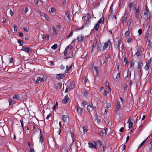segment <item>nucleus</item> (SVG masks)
Here are the masks:
<instances>
[{
	"label": "nucleus",
	"instance_id": "nucleus-1",
	"mask_svg": "<svg viewBox=\"0 0 152 152\" xmlns=\"http://www.w3.org/2000/svg\"><path fill=\"white\" fill-rule=\"evenodd\" d=\"M47 77L46 76H43L42 78L40 77H38L37 80L35 82L36 84H38L39 82H41L45 81L47 79Z\"/></svg>",
	"mask_w": 152,
	"mask_h": 152
},
{
	"label": "nucleus",
	"instance_id": "nucleus-2",
	"mask_svg": "<svg viewBox=\"0 0 152 152\" xmlns=\"http://www.w3.org/2000/svg\"><path fill=\"white\" fill-rule=\"evenodd\" d=\"M21 50L28 53H31L32 52V48L29 47H23L21 49Z\"/></svg>",
	"mask_w": 152,
	"mask_h": 152
},
{
	"label": "nucleus",
	"instance_id": "nucleus-3",
	"mask_svg": "<svg viewBox=\"0 0 152 152\" xmlns=\"http://www.w3.org/2000/svg\"><path fill=\"white\" fill-rule=\"evenodd\" d=\"M66 75L65 73L57 74L56 75V78L58 80L64 78Z\"/></svg>",
	"mask_w": 152,
	"mask_h": 152
},
{
	"label": "nucleus",
	"instance_id": "nucleus-4",
	"mask_svg": "<svg viewBox=\"0 0 152 152\" xmlns=\"http://www.w3.org/2000/svg\"><path fill=\"white\" fill-rule=\"evenodd\" d=\"M111 42L110 40H108V41L104 43V45L103 47V50H105L106 48L108 47L110 45Z\"/></svg>",
	"mask_w": 152,
	"mask_h": 152
},
{
	"label": "nucleus",
	"instance_id": "nucleus-5",
	"mask_svg": "<svg viewBox=\"0 0 152 152\" xmlns=\"http://www.w3.org/2000/svg\"><path fill=\"white\" fill-rule=\"evenodd\" d=\"M121 107L120 102L118 101L116 104V107L115 109V112L117 114L119 110Z\"/></svg>",
	"mask_w": 152,
	"mask_h": 152
},
{
	"label": "nucleus",
	"instance_id": "nucleus-6",
	"mask_svg": "<svg viewBox=\"0 0 152 152\" xmlns=\"http://www.w3.org/2000/svg\"><path fill=\"white\" fill-rule=\"evenodd\" d=\"M62 119L64 122H69V117L67 115H63L62 116Z\"/></svg>",
	"mask_w": 152,
	"mask_h": 152
},
{
	"label": "nucleus",
	"instance_id": "nucleus-7",
	"mask_svg": "<svg viewBox=\"0 0 152 152\" xmlns=\"http://www.w3.org/2000/svg\"><path fill=\"white\" fill-rule=\"evenodd\" d=\"M69 97L68 94H66L63 99L62 102L64 104H66L69 101Z\"/></svg>",
	"mask_w": 152,
	"mask_h": 152
},
{
	"label": "nucleus",
	"instance_id": "nucleus-8",
	"mask_svg": "<svg viewBox=\"0 0 152 152\" xmlns=\"http://www.w3.org/2000/svg\"><path fill=\"white\" fill-rule=\"evenodd\" d=\"M95 145H94L91 142H89L88 143L89 147L91 148H95L96 149V146L97 143L95 142H94Z\"/></svg>",
	"mask_w": 152,
	"mask_h": 152
},
{
	"label": "nucleus",
	"instance_id": "nucleus-9",
	"mask_svg": "<svg viewBox=\"0 0 152 152\" xmlns=\"http://www.w3.org/2000/svg\"><path fill=\"white\" fill-rule=\"evenodd\" d=\"M134 7H135V8L136 9V12L135 13V17L136 18H139V15H138L139 10V7L138 6L137 9H136L137 6L136 5H135Z\"/></svg>",
	"mask_w": 152,
	"mask_h": 152
},
{
	"label": "nucleus",
	"instance_id": "nucleus-10",
	"mask_svg": "<svg viewBox=\"0 0 152 152\" xmlns=\"http://www.w3.org/2000/svg\"><path fill=\"white\" fill-rule=\"evenodd\" d=\"M40 132V136L39 137V142L41 144L44 141V140L43 137V135L42 134L41 130L40 129H39Z\"/></svg>",
	"mask_w": 152,
	"mask_h": 152
},
{
	"label": "nucleus",
	"instance_id": "nucleus-11",
	"mask_svg": "<svg viewBox=\"0 0 152 152\" xmlns=\"http://www.w3.org/2000/svg\"><path fill=\"white\" fill-rule=\"evenodd\" d=\"M94 109V107L92 104H89L87 107V110L88 112H91Z\"/></svg>",
	"mask_w": 152,
	"mask_h": 152
},
{
	"label": "nucleus",
	"instance_id": "nucleus-12",
	"mask_svg": "<svg viewBox=\"0 0 152 152\" xmlns=\"http://www.w3.org/2000/svg\"><path fill=\"white\" fill-rule=\"evenodd\" d=\"M62 86V84L61 83H57L55 84V88L56 89H60Z\"/></svg>",
	"mask_w": 152,
	"mask_h": 152
},
{
	"label": "nucleus",
	"instance_id": "nucleus-13",
	"mask_svg": "<svg viewBox=\"0 0 152 152\" xmlns=\"http://www.w3.org/2000/svg\"><path fill=\"white\" fill-rule=\"evenodd\" d=\"M76 108L78 114L81 115L83 112V109L80 107L78 106L76 107Z\"/></svg>",
	"mask_w": 152,
	"mask_h": 152
},
{
	"label": "nucleus",
	"instance_id": "nucleus-14",
	"mask_svg": "<svg viewBox=\"0 0 152 152\" xmlns=\"http://www.w3.org/2000/svg\"><path fill=\"white\" fill-rule=\"evenodd\" d=\"M94 69L96 71V73L95 74L96 76H97L99 74V67L97 66H94Z\"/></svg>",
	"mask_w": 152,
	"mask_h": 152
},
{
	"label": "nucleus",
	"instance_id": "nucleus-15",
	"mask_svg": "<svg viewBox=\"0 0 152 152\" xmlns=\"http://www.w3.org/2000/svg\"><path fill=\"white\" fill-rule=\"evenodd\" d=\"M130 120V117L129 118V120L127 121V123H129V129L131 128L132 127L133 125V123L131 122Z\"/></svg>",
	"mask_w": 152,
	"mask_h": 152
},
{
	"label": "nucleus",
	"instance_id": "nucleus-16",
	"mask_svg": "<svg viewBox=\"0 0 152 152\" xmlns=\"http://www.w3.org/2000/svg\"><path fill=\"white\" fill-rule=\"evenodd\" d=\"M84 38V37L83 35H80L77 37V39L79 42H80L83 41Z\"/></svg>",
	"mask_w": 152,
	"mask_h": 152
},
{
	"label": "nucleus",
	"instance_id": "nucleus-17",
	"mask_svg": "<svg viewBox=\"0 0 152 152\" xmlns=\"http://www.w3.org/2000/svg\"><path fill=\"white\" fill-rule=\"evenodd\" d=\"M142 54V51L140 49L138 50L137 52L134 55H136L138 57L140 56Z\"/></svg>",
	"mask_w": 152,
	"mask_h": 152
},
{
	"label": "nucleus",
	"instance_id": "nucleus-18",
	"mask_svg": "<svg viewBox=\"0 0 152 152\" xmlns=\"http://www.w3.org/2000/svg\"><path fill=\"white\" fill-rule=\"evenodd\" d=\"M150 67V64L148 62H147L146 64L144 67V69L146 71L148 70Z\"/></svg>",
	"mask_w": 152,
	"mask_h": 152
},
{
	"label": "nucleus",
	"instance_id": "nucleus-19",
	"mask_svg": "<svg viewBox=\"0 0 152 152\" xmlns=\"http://www.w3.org/2000/svg\"><path fill=\"white\" fill-rule=\"evenodd\" d=\"M143 63L142 61H140L138 64V69H141L142 67L143 66Z\"/></svg>",
	"mask_w": 152,
	"mask_h": 152
},
{
	"label": "nucleus",
	"instance_id": "nucleus-20",
	"mask_svg": "<svg viewBox=\"0 0 152 152\" xmlns=\"http://www.w3.org/2000/svg\"><path fill=\"white\" fill-rule=\"evenodd\" d=\"M104 18L103 17H102L98 21V23L99 24L101 23H104Z\"/></svg>",
	"mask_w": 152,
	"mask_h": 152
},
{
	"label": "nucleus",
	"instance_id": "nucleus-21",
	"mask_svg": "<svg viewBox=\"0 0 152 152\" xmlns=\"http://www.w3.org/2000/svg\"><path fill=\"white\" fill-rule=\"evenodd\" d=\"M8 101L9 103V105H10L12 104H14L15 103V101L11 99H9Z\"/></svg>",
	"mask_w": 152,
	"mask_h": 152
},
{
	"label": "nucleus",
	"instance_id": "nucleus-22",
	"mask_svg": "<svg viewBox=\"0 0 152 152\" xmlns=\"http://www.w3.org/2000/svg\"><path fill=\"white\" fill-rule=\"evenodd\" d=\"M91 22V21L89 20V19H87L85 23L86 26L87 27L88 26L90 25Z\"/></svg>",
	"mask_w": 152,
	"mask_h": 152
},
{
	"label": "nucleus",
	"instance_id": "nucleus-23",
	"mask_svg": "<svg viewBox=\"0 0 152 152\" xmlns=\"http://www.w3.org/2000/svg\"><path fill=\"white\" fill-rule=\"evenodd\" d=\"M69 46H68L65 49V50L64 52V55L65 56H66V54H67V53H68L67 50L69 48Z\"/></svg>",
	"mask_w": 152,
	"mask_h": 152
},
{
	"label": "nucleus",
	"instance_id": "nucleus-24",
	"mask_svg": "<svg viewBox=\"0 0 152 152\" xmlns=\"http://www.w3.org/2000/svg\"><path fill=\"white\" fill-rule=\"evenodd\" d=\"M65 16L67 17L68 20H70L69 14L68 11H66L65 12Z\"/></svg>",
	"mask_w": 152,
	"mask_h": 152
},
{
	"label": "nucleus",
	"instance_id": "nucleus-25",
	"mask_svg": "<svg viewBox=\"0 0 152 152\" xmlns=\"http://www.w3.org/2000/svg\"><path fill=\"white\" fill-rule=\"evenodd\" d=\"M75 87V83L74 82H72L70 85V89H73Z\"/></svg>",
	"mask_w": 152,
	"mask_h": 152
},
{
	"label": "nucleus",
	"instance_id": "nucleus-26",
	"mask_svg": "<svg viewBox=\"0 0 152 152\" xmlns=\"http://www.w3.org/2000/svg\"><path fill=\"white\" fill-rule=\"evenodd\" d=\"M132 22V18L129 19V20L128 21V22H127V25L129 27L130 26Z\"/></svg>",
	"mask_w": 152,
	"mask_h": 152
},
{
	"label": "nucleus",
	"instance_id": "nucleus-27",
	"mask_svg": "<svg viewBox=\"0 0 152 152\" xmlns=\"http://www.w3.org/2000/svg\"><path fill=\"white\" fill-rule=\"evenodd\" d=\"M148 137L145 140H144L140 145V146H139L138 148V149H139L141 147L142 145H143L145 144V143L146 142L148 138Z\"/></svg>",
	"mask_w": 152,
	"mask_h": 152
},
{
	"label": "nucleus",
	"instance_id": "nucleus-28",
	"mask_svg": "<svg viewBox=\"0 0 152 152\" xmlns=\"http://www.w3.org/2000/svg\"><path fill=\"white\" fill-rule=\"evenodd\" d=\"M99 27V23H96L95 26H94V29H95L96 31H98V28Z\"/></svg>",
	"mask_w": 152,
	"mask_h": 152
},
{
	"label": "nucleus",
	"instance_id": "nucleus-29",
	"mask_svg": "<svg viewBox=\"0 0 152 152\" xmlns=\"http://www.w3.org/2000/svg\"><path fill=\"white\" fill-rule=\"evenodd\" d=\"M12 98L14 99L18 100L20 99V97L18 95H15L13 96Z\"/></svg>",
	"mask_w": 152,
	"mask_h": 152
},
{
	"label": "nucleus",
	"instance_id": "nucleus-30",
	"mask_svg": "<svg viewBox=\"0 0 152 152\" xmlns=\"http://www.w3.org/2000/svg\"><path fill=\"white\" fill-rule=\"evenodd\" d=\"M135 63V61L134 60H132L130 64V66L131 67H132L134 66Z\"/></svg>",
	"mask_w": 152,
	"mask_h": 152
},
{
	"label": "nucleus",
	"instance_id": "nucleus-31",
	"mask_svg": "<svg viewBox=\"0 0 152 152\" xmlns=\"http://www.w3.org/2000/svg\"><path fill=\"white\" fill-rule=\"evenodd\" d=\"M49 12L50 13H55L56 12L55 8L53 7H51L49 10Z\"/></svg>",
	"mask_w": 152,
	"mask_h": 152
},
{
	"label": "nucleus",
	"instance_id": "nucleus-32",
	"mask_svg": "<svg viewBox=\"0 0 152 152\" xmlns=\"http://www.w3.org/2000/svg\"><path fill=\"white\" fill-rule=\"evenodd\" d=\"M82 128L84 133L88 131V129H87L86 127L85 126H83Z\"/></svg>",
	"mask_w": 152,
	"mask_h": 152
},
{
	"label": "nucleus",
	"instance_id": "nucleus-33",
	"mask_svg": "<svg viewBox=\"0 0 152 152\" xmlns=\"http://www.w3.org/2000/svg\"><path fill=\"white\" fill-rule=\"evenodd\" d=\"M123 76L124 78L126 79L127 77L128 76V73L127 72H124L123 74Z\"/></svg>",
	"mask_w": 152,
	"mask_h": 152
},
{
	"label": "nucleus",
	"instance_id": "nucleus-34",
	"mask_svg": "<svg viewBox=\"0 0 152 152\" xmlns=\"http://www.w3.org/2000/svg\"><path fill=\"white\" fill-rule=\"evenodd\" d=\"M97 143L99 144L100 147H102L103 146V142L100 140L97 141Z\"/></svg>",
	"mask_w": 152,
	"mask_h": 152
},
{
	"label": "nucleus",
	"instance_id": "nucleus-35",
	"mask_svg": "<svg viewBox=\"0 0 152 152\" xmlns=\"http://www.w3.org/2000/svg\"><path fill=\"white\" fill-rule=\"evenodd\" d=\"M51 30L53 33L56 34H57V33L56 32V29L54 27H52Z\"/></svg>",
	"mask_w": 152,
	"mask_h": 152
},
{
	"label": "nucleus",
	"instance_id": "nucleus-36",
	"mask_svg": "<svg viewBox=\"0 0 152 152\" xmlns=\"http://www.w3.org/2000/svg\"><path fill=\"white\" fill-rule=\"evenodd\" d=\"M129 28L127 31H126L124 34L125 35L126 37L128 36H129L130 33V31H129Z\"/></svg>",
	"mask_w": 152,
	"mask_h": 152
},
{
	"label": "nucleus",
	"instance_id": "nucleus-37",
	"mask_svg": "<svg viewBox=\"0 0 152 152\" xmlns=\"http://www.w3.org/2000/svg\"><path fill=\"white\" fill-rule=\"evenodd\" d=\"M149 36H150V34H149V33L148 32L146 34V36H145V39H146L147 40H148V39H148V38H149Z\"/></svg>",
	"mask_w": 152,
	"mask_h": 152
},
{
	"label": "nucleus",
	"instance_id": "nucleus-38",
	"mask_svg": "<svg viewBox=\"0 0 152 152\" xmlns=\"http://www.w3.org/2000/svg\"><path fill=\"white\" fill-rule=\"evenodd\" d=\"M18 43L20 44L21 46H22L23 45V42L21 40L18 39Z\"/></svg>",
	"mask_w": 152,
	"mask_h": 152
},
{
	"label": "nucleus",
	"instance_id": "nucleus-39",
	"mask_svg": "<svg viewBox=\"0 0 152 152\" xmlns=\"http://www.w3.org/2000/svg\"><path fill=\"white\" fill-rule=\"evenodd\" d=\"M57 44H55L51 47V48L54 50H55L57 48Z\"/></svg>",
	"mask_w": 152,
	"mask_h": 152
},
{
	"label": "nucleus",
	"instance_id": "nucleus-40",
	"mask_svg": "<svg viewBox=\"0 0 152 152\" xmlns=\"http://www.w3.org/2000/svg\"><path fill=\"white\" fill-rule=\"evenodd\" d=\"M84 26H85V25L84 24H83V26L81 28V27H77L76 28V29L77 30H80L84 28Z\"/></svg>",
	"mask_w": 152,
	"mask_h": 152
},
{
	"label": "nucleus",
	"instance_id": "nucleus-41",
	"mask_svg": "<svg viewBox=\"0 0 152 152\" xmlns=\"http://www.w3.org/2000/svg\"><path fill=\"white\" fill-rule=\"evenodd\" d=\"M71 136L72 137V142H73L74 141L75 138L74 134L71 132Z\"/></svg>",
	"mask_w": 152,
	"mask_h": 152
},
{
	"label": "nucleus",
	"instance_id": "nucleus-42",
	"mask_svg": "<svg viewBox=\"0 0 152 152\" xmlns=\"http://www.w3.org/2000/svg\"><path fill=\"white\" fill-rule=\"evenodd\" d=\"M105 86L106 87H107L108 88L110 89V87L109 85V83L106 82L105 83Z\"/></svg>",
	"mask_w": 152,
	"mask_h": 152
},
{
	"label": "nucleus",
	"instance_id": "nucleus-43",
	"mask_svg": "<svg viewBox=\"0 0 152 152\" xmlns=\"http://www.w3.org/2000/svg\"><path fill=\"white\" fill-rule=\"evenodd\" d=\"M88 81V80L86 77L83 78V83H86Z\"/></svg>",
	"mask_w": 152,
	"mask_h": 152
},
{
	"label": "nucleus",
	"instance_id": "nucleus-44",
	"mask_svg": "<svg viewBox=\"0 0 152 152\" xmlns=\"http://www.w3.org/2000/svg\"><path fill=\"white\" fill-rule=\"evenodd\" d=\"M9 64L13 63V58H10L9 59Z\"/></svg>",
	"mask_w": 152,
	"mask_h": 152
},
{
	"label": "nucleus",
	"instance_id": "nucleus-45",
	"mask_svg": "<svg viewBox=\"0 0 152 152\" xmlns=\"http://www.w3.org/2000/svg\"><path fill=\"white\" fill-rule=\"evenodd\" d=\"M145 10H146V12L145 13H144V14L145 15H146V14L148 13V12L149 11V9L147 7V6H145Z\"/></svg>",
	"mask_w": 152,
	"mask_h": 152
},
{
	"label": "nucleus",
	"instance_id": "nucleus-46",
	"mask_svg": "<svg viewBox=\"0 0 152 152\" xmlns=\"http://www.w3.org/2000/svg\"><path fill=\"white\" fill-rule=\"evenodd\" d=\"M20 122L21 124L22 129L23 130V129H24V124H23V121L21 120H20Z\"/></svg>",
	"mask_w": 152,
	"mask_h": 152
},
{
	"label": "nucleus",
	"instance_id": "nucleus-47",
	"mask_svg": "<svg viewBox=\"0 0 152 152\" xmlns=\"http://www.w3.org/2000/svg\"><path fill=\"white\" fill-rule=\"evenodd\" d=\"M101 48V44H99L98 45L97 50L98 51L101 50L100 48Z\"/></svg>",
	"mask_w": 152,
	"mask_h": 152
},
{
	"label": "nucleus",
	"instance_id": "nucleus-48",
	"mask_svg": "<svg viewBox=\"0 0 152 152\" xmlns=\"http://www.w3.org/2000/svg\"><path fill=\"white\" fill-rule=\"evenodd\" d=\"M13 27L14 28V30L15 32H16L17 31V30L16 25L15 24L13 26Z\"/></svg>",
	"mask_w": 152,
	"mask_h": 152
},
{
	"label": "nucleus",
	"instance_id": "nucleus-49",
	"mask_svg": "<svg viewBox=\"0 0 152 152\" xmlns=\"http://www.w3.org/2000/svg\"><path fill=\"white\" fill-rule=\"evenodd\" d=\"M125 15H124V18L122 20V22L123 23H124V22H125L126 21V17H125Z\"/></svg>",
	"mask_w": 152,
	"mask_h": 152
},
{
	"label": "nucleus",
	"instance_id": "nucleus-50",
	"mask_svg": "<svg viewBox=\"0 0 152 152\" xmlns=\"http://www.w3.org/2000/svg\"><path fill=\"white\" fill-rule=\"evenodd\" d=\"M3 20L1 21L2 23H5L6 22V19L5 17H3L2 18Z\"/></svg>",
	"mask_w": 152,
	"mask_h": 152
},
{
	"label": "nucleus",
	"instance_id": "nucleus-51",
	"mask_svg": "<svg viewBox=\"0 0 152 152\" xmlns=\"http://www.w3.org/2000/svg\"><path fill=\"white\" fill-rule=\"evenodd\" d=\"M44 17L47 21H49V17H48V16L47 15H46V14H45Z\"/></svg>",
	"mask_w": 152,
	"mask_h": 152
},
{
	"label": "nucleus",
	"instance_id": "nucleus-52",
	"mask_svg": "<svg viewBox=\"0 0 152 152\" xmlns=\"http://www.w3.org/2000/svg\"><path fill=\"white\" fill-rule=\"evenodd\" d=\"M128 6L130 9L133 6V3H130L129 4Z\"/></svg>",
	"mask_w": 152,
	"mask_h": 152
},
{
	"label": "nucleus",
	"instance_id": "nucleus-53",
	"mask_svg": "<svg viewBox=\"0 0 152 152\" xmlns=\"http://www.w3.org/2000/svg\"><path fill=\"white\" fill-rule=\"evenodd\" d=\"M132 41H133V39L131 37H130L127 40V41L129 42H132Z\"/></svg>",
	"mask_w": 152,
	"mask_h": 152
},
{
	"label": "nucleus",
	"instance_id": "nucleus-54",
	"mask_svg": "<svg viewBox=\"0 0 152 152\" xmlns=\"http://www.w3.org/2000/svg\"><path fill=\"white\" fill-rule=\"evenodd\" d=\"M73 64H72V65H71L69 67V68L68 69V70H66L65 72L66 73H67L69 70L70 69H71L72 68V65Z\"/></svg>",
	"mask_w": 152,
	"mask_h": 152
},
{
	"label": "nucleus",
	"instance_id": "nucleus-55",
	"mask_svg": "<svg viewBox=\"0 0 152 152\" xmlns=\"http://www.w3.org/2000/svg\"><path fill=\"white\" fill-rule=\"evenodd\" d=\"M73 31H72L70 33V34H69V35L67 36V38L68 39L69 38V37H71L73 35Z\"/></svg>",
	"mask_w": 152,
	"mask_h": 152
},
{
	"label": "nucleus",
	"instance_id": "nucleus-56",
	"mask_svg": "<svg viewBox=\"0 0 152 152\" xmlns=\"http://www.w3.org/2000/svg\"><path fill=\"white\" fill-rule=\"evenodd\" d=\"M49 64L51 66H54L55 64L54 62L53 61H50Z\"/></svg>",
	"mask_w": 152,
	"mask_h": 152
},
{
	"label": "nucleus",
	"instance_id": "nucleus-57",
	"mask_svg": "<svg viewBox=\"0 0 152 152\" xmlns=\"http://www.w3.org/2000/svg\"><path fill=\"white\" fill-rule=\"evenodd\" d=\"M87 102L84 100H83L82 102V104L83 105V106H84L87 104Z\"/></svg>",
	"mask_w": 152,
	"mask_h": 152
},
{
	"label": "nucleus",
	"instance_id": "nucleus-58",
	"mask_svg": "<svg viewBox=\"0 0 152 152\" xmlns=\"http://www.w3.org/2000/svg\"><path fill=\"white\" fill-rule=\"evenodd\" d=\"M142 32V30L141 29H140L138 30V34L139 35H141Z\"/></svg>",
	"mask_w": 152,
	"mask_h": 152
},
{
	"label": "nucleus",
	"instance_id": "nucleus-59",
	"mask_svg": "<svg viewBox=\"0 0 152 152\" xmlns=\"http://www.w3.org/2000/svg\"><path fill=\"white\" fill-rule=\"evenodd\" d=\"M139 70L138 71V75L140 76H142V69H139Z\"/></svg>",
	"mask_w": 152,
	"mask_h": 152
},
{
	"label": "nucleus",
	"instance_id": "nucleus-60",
	"mask_svg": "<svg viewBox=\"0 0 152 152\" xmlns=\"http://www.w3.org/2000/svg\"><path fill=\"white\" fill-rule=\"evenodd\" d=\"M86 15L87 16L88 19H89V20L91 18V15L90 13H88L86 14Z\"/></svg>",
	"mask_w": 152,
	"mask_h": 152
},
{
	"label": "nucleus",
	"instance_id": "nucleus-61",
	"mask_svg": "<svg viewBox=\"0 0 152 152\" xmlns=\"http://www.w3.org/2000/svg\"><path fill=\"white\" fill-rule=\"evenodd\" d=\"M150 146L149 148V149L150 150H152V140L150 142Z\"/></svg>",
	"mask_w": 152,
	"mask_h": 152
},
{
	"label": "nucleus",
	"instance_id": "nucleus-62",
	"mask_svg": "<svg viewBox=\"0 0 152 152\" xmlns=\"http://www.w3.org/2000/svg\"><path fill=\"white\" fill-rule=\"evenodd\" d=\"M23 29L26 32H28V28L26 27H24L23 28Z\"/></svg>",
	"mask_w": 152,
	"mask_h": 152
},
{
	"label": "nucleus",
	"instance_id": "nucleus-63",
	"mask_svg": "<svg viewBox=\"0 0 152 152\" xmlns=\"http://www.w3.org/2000/svg\"><path fill=\"white\" fill-rule=\"evenodd\" d=\"M28 8L27 7H26L25 8V10L24 11V12L26 14L27 12L28 11Z\"/></svg>",
	"mask_w": 152,
	"mask_h": 152
},
{
	"label": "nucleus",
	"instance_id": "nucleus-64",
	"mask_svg": "<svg viewBox=\"0 0 152 152\" xmlns=\"http://www.w3.org/2000/svg\"><path fill=\"white\" fill-rule=\"evenodd\" d=\"M30 152H35L34 150V148H30Z\"/></svg>",
	"mask_w": 152,
	"mask_h": 152
}]
</instances>
